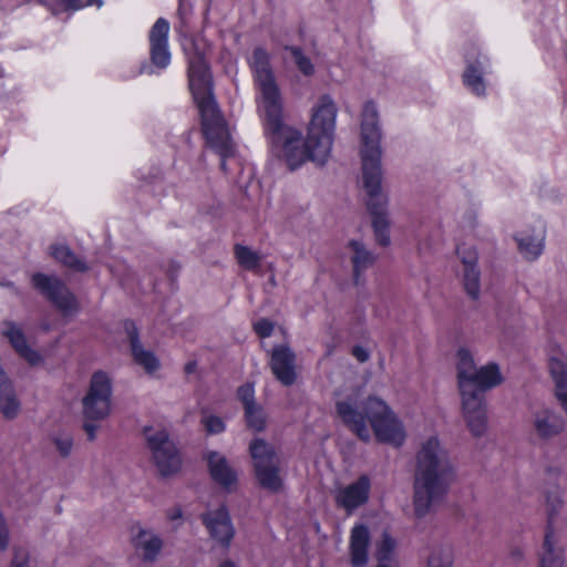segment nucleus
<instances>
[{
	"label": "nucleus",
	"mask_w": 567,
	"mask_h": 567,
	"mask_svg": "<svg viewBox=\"0 0 567 567\" xmlns=\"http://www.w3.org/2000/svg\"><path fill=\"white\" fill-rule=\"evenodd\" d=\"M250 68L261 93L264 133L270 142H333L338 110L329 94L321 95L313 106L305 140L300 130L285 122L281 92L271 69L270 54L265 48L254 49Z\"/></svg>",
	"instance_id": "1"
},
{
	"label": "nucleus",
	"mask_w": 567,
	"mask_h": 567,
	"mask_svg": "<svg viewBox=\"0 0 567 567\" xmlns=\"http://www.w3.org/2000/svg\"><path fill=\"white\" fill-rule=\"evenodd\" d=\"M182 45L187 58L188 87L199 112L205 142H231L229 127L214 95L208 42L203 37L189 35Z\"/></svg>",
	"instance_id": "2"
},
{
	"label": "nucleus",
	"mask_w": 567,
	"mask_h": 567,
	"mask_svg": "<svg viewBox=\"0 0 567 567\" xmlns=\"http://www.w3.org/2000/svg\"><path fill=\"white\" fill-rule=\"evenodd\" d=\"M455 480L454 468L440 451L436 437H430L416 454L413 506L416 518H424L449 494Z\"/></svg>",
	"instance_id": "3"
},
{
	"label": "nucleus",
	"mask_w": 567,
	"mask_h": 567,
	"mask_svg": "<svg viewBox=\"0 0 567 567\" xmlns=\"http://www.w3.org/2000/svg\"><path fill=\"white\" fill-rule=\"evenodd\" d=\"M338 416L357 437L368 443L371 439L365 421L368 420L375 440L379 443L401 446L405 440V433L400 420L389 405L380 398L370 395L363 402L362 411H358L347 401L336 403Z\"/></svg>",
	"instance_id": "4"
},
{
	"label": "nucleus",
	"mask_w": 567,
	"mask_h": 567,
	"mask_svg": "<svg viewBox=\"0 0 567 567\" xmlns=\"http://www.w3.org/2000/svg\"><path fill=\"white\" fill-rule=\"evenodd\" d=\"M362 187L365 192L364 206L371 216V227L377 243L388 247L391 243L389 196L382 188V148L380 144H362L360 147Z\"/></svg>",
	"instance_id": "5"
},
{
	"label": "nucleus",
	"mask_w": 567,
	"mask_h": 567,
	"mask_svg": "<svg viewBox=\"0 0 567 567\" xmlns=\"http://www.w3.org/2000/svg\"><path fill=\"white\" fill-rule=\"evenodd\" d=\"M255 478L260 488L278 494L285 483L280 476V458L275 447L262 437H255L248 446Z\"/></svg>",
	"instance_id": "6"
},
{
	"label": "nucleus",
	"mask_w": 567,
	"mask_h": 567,
	"mask_svg": "<svg viewBox=\"0 0 567 567\" xmlns=\"http://www.w3.org/2000/svg\"><path fill=\"white\" fill-rule=\"evenodd\" d=\"M112 381L106 372L95 371L82 399V416L86 420H105L111 414Z\"/></svg>",
	"instance_id": "7"
},
{
	"label": "nucleus",
	"mask_w": 567,
	"mask_h": 567,
	"mask_svg": "<svg viewBox=\"0 0 567 567\" xmlns=\"http://www.w3.org/2000/svg\"><path fill=\"white\" fill-rule=\"evenodd\" d=\"M147 449L153 454L158 474L163 478L172 477L182 468V456L166 430L157 431L147 436Z\"/></svg>",
	"instance_id": "8"
},
{
	"label": "nucleus",
	"mask_w": 567,
	"mask_h": 567,
	"mask_svg": "<svg viewBox=\"0 0 567 567\" xmlns=\"http://www.w3.org/2000/svg\"><path fill=\"white\" fill-rule=\"evenodd\" d=\"M461 410L467 429L474 437H481L487 430V402L485 393L458 383Z\"/></svg>",
	"instance_id": "9"
},
{
	"label": "nucleus",
	"mask_w": 567,
	"mask_h": 567,
	"mask_svg": "<svg viewBox=\"0 0 567 567\" xmlns=\"http://www.w3.org/2000/svg\"><path fill=\"white\" fill-rule=\"evenodd\" d=\"M31 284L35 290L45 297L62 313L66 315L71 311L79 310L75 296L60 278L35 272L31 277Z\"/></svg>",
	"instance_id": "10"
},
{
	"label": "nucleus",
	"mask_w": 567,
	"mask_h": 567,
	"mask_svg": "<svg viewBox=\"0 0 567 567\" xmlns=\"http://www.w3.org/2000/svg\"><path fill=\"white\" fill-rule=\"evenodd\" d=\"M200 520L213 539L225 549L230 547L236 532L231 523L229 509L225 503L220 504L215 511L203 513Z\"/></svg>",
	"instance_id": "11"
},
{
	"label": "nucleus",
	"mask_w": 567,
	"mask_h": 567,
	"mask_svg": "<svg viewBox=\"0 0 567 567\" xmlns=\"http://www.w3.org/2000/svg\"><path fill=\"white\" fill-rule=\"evenodd\" d=\"M254 385V382H246L238 386L236 396L244 408L246 427L254 433H260L267 429L268 416L264 406L255 400Z\"/></svg>",
	"instance_id": "12"
},
{
	"label": "nucleus",
	"mask_w": 567,
	"mask_h": 567,
	"mask_svg": "<svg viewBox=\"0 0 567 567\" xmlns=\"http://www.w3.org/2000/svg\"><path fill=\"white\" fill-rule=\"evenodd\" d=\"M168 34L169 22L165 18H158L148 33L150 59L158 70H164L171 64Z\"/></svg>",
	"instance_id": "13"
},
{
	"label": "nucleus",
	"mask_w": 567,
	"mask_h": 567,
	"mask_svg": "<svg viewBox=\"0 0 567 567\" xmlns=\"http://www.w3.org/2000/svg\"><path fill=\"white\" fill-rule=\"evenodd\" d=\"M270 368L276 379L285 386L297 380L296 354L288 344L275 346L271 351Z\"/></svg>",
	"instance_id": "14"
},
{
	"label": "nucleus",
	"mask_w": 567,
	"mask_h": 567,
	"mask_svg": "<svg viewBox=\"0 0 567 567\" xmlns=\"http://www.w3.org/2000/svg\"><path fill=\"white\" fill-rule=\"evenodd\" d=\"M504 378L501 373L499 367L496 362L481 367L473 371L472 374H465L464 371L460 372L458 383L478 392L486 393L488 390L502 384Z\"/></svg>",
	"instance_id": "15"
},
{
	"label": "nucleus",
	"mask_w": 567,
	"mask_h": 567,
	"mask_svg": "<svg viewBox=\"0 0 567 567\" xmlns=\"http://www.w3.org/2000/svg\"><path fill=\"white\" fill-rule=\"evenodd\" d=\"M371 482L368 475H361L357 481L339 491L336 495V504L351 514L358 507L369 501Z\"/></svg>",
	"instance_id": "16"
},
{
	"label": "nucleus",
	"mask_w": 567,
	"mask_h": 567,
	"mask_svg": "<svg viewBox=\"0 0 567 567\" xmlns=\"http://www.w3.org/2000/svg\"><path fill=\"white\" fill-rule=\"evenodd\" d=\"M122 326L127 336L134 362L143 367L147 373L155 372L159 368V361L153 351L143 349L140 331L134 320L125 319L122 321Z\"/></svg>",
	"instance_id": "17"
},
{
	"label": "nucleus",
	"mask_w": 567,
	"mask_h": 567,
	"mask_svg": "<svg viewBox=\"0 0 567 567\" xmlns=\"http://www.w3.org/2000/svg\"><path fill=\"white\" fill-rule=\"evenodd\" d=\"M206 461L210 478L224 489L230 492L238 483V475L229 465L226 456L217 451H210L206 455Z\"/></svg>",
	"instance_id": "18"
},
{
	"label": "nucleus",
	"mask_w": 567,
	"mask_h": 567,
	"mask_svg": "<svg viewBox=\"0 0 567 567\" xmlns=\"http://www.w3.org/2000/svg\"><path fill=\"white\" fill-rule=\"evenodd\" d=\"M131 543L138 550L143 549L142 560L153 563L156 560L163 548V540L159 536L153 535L150 530L142 528L138 523L131 526Z\"/></svg>",
	"instance_id": "19"
},
{
	"label": "nucleus",
	"mask_w": 567,
	"mask_h": 567,
	"mask_svg": "<svg viewBox=\"0 0 567 567\" xmlns=\"http://www.w3.org/2000/svg\"><path fill=\"white\" fill-rule=\"evenodd\" d=\"M370 532L367 525L358 524L351 530L350 555L353 567L364 566L368 561Z\"/></svg>",
	"instance_id": "20"
},
{
	"label": "nucleus",
	"mask_w": 567,
	"mask_h": 567,
	"mask_svg": "<svg viewBox=\"0 0 567 567\" xmlns=\"http://www.w3.org/2000/svg\"><path fill=\"white\" fill-rule=\"evenodd\" d=\"M382 133L377 105L367 101L361 113V142H381Z\"/></svg>",
	"instance_id": "21"
},
{
	"label": "nucleus",
	"mask_w": 567,
	"mask_h": 567,
	"mask_svg": "<svg viewBox=\"0 0 567 567\" xmlns=\"http://www.w3.org/2000/svg\"><path fill=\"white\" fill-rule=\"evenodd\" d=\"M310 144H274L272 154L284 157L289 169L295 171L308 161L307 146Z\"/></svg>",
	"instance_id": "22"
},
{
	"label": "nucleus",
	"mask_w": 567,
	"mask_h": 567,
	"mask_svg": "<svg viewBox=\"0 0 567 567\" xmlns=\"http://www.w3.org/2000/svg\"><path fill=\"white\" fill-rule=\"evenodd\" d=\"M534 426L537 435L543 440H549L564 430V421L560 416L555 415L550 411L546 410L543 415L537 414Z\"/></svg>",
	"instance_id": "23"
},
{
	"label": "nucleus",
	"mask_w": 567,
	"mask_h": 567,
	"mask_svg": "<svg viewBox=\"0 0 567 567\" xmlns=\"http://www.w3.org/2000/svg\"><path fill=\"white\" fill-rule=\"evenodd\" d=\"M348 247H350L354 252L351 257V262L353 267L354 285H358L361 271L374 264V257L369 250L365 249L362 243L355 239L350 240L348 243Z\"/></svg>",
	"instance_id": "24"
},
{
	"label": "nucleus",
	"mask_w": 567,
	"mask_h": 567,
	"mask_svg": "<svg viewBox=\"0 0 567 567\" xmlns=\"http://www.w3.org/2000/svg\"><path fill=\"white\" fill-rule=\"evenodd\" d=\"M51 256L64 265L65 267L78 271L85 272L89 270L87 265L78 258V256L66 245H53L51 246Z\"/></svg>",
	"instance_id": "25"
},
{
	"label": "nucleus",
	"mask_w": 567,
	"mask_h": 567,
	"mask_svg": "<svg viewBox=\"0 0 567 567\" xmlns=\"http://www.w3.org/2000/svg\"><path fill=\"white\" fill-rule=\"evenodd\" d=\"M463 83L477 96L485 94L483 69L480 61L470 63L463 73Z\"/></svg>",
	"instance_id": "26"
},
{
	"label": "nucleus",
	"mask_w": 567,
	"mask_h": 567,
	"mask_svg": "<svg viewBox=\"0 0 567 567\" xmlns=\"http://www.w3.org/2000/svg\"><path fill=\"white\" fill-rule=\"evenodd\" d=\"M561 502L557 497H551L550 494L546 496L547 505V524L545 529L543 547L550 549V544H554L555 527L554 522L559 513Z\"/></svg>",
	"instance_id": "27"
},
{
	"label": "nucleus",
	"mask_w": 567,
	"mask_h": 567,
	"mask_svg": "<svg viewBox=\"0 0 567 567\" xmlns=\"http://www.w3.org/2000/svg\"><path fill=\"white\" fill-rule=\"evenodd\" d=\"M284 49L290 52L293 62L300 73H302L305 76H312L315 74L316 69L313 63L311 62L310 58L305 55L300 47L285 45Z\"/></svg>",
	"instance_id": "28"
},
{
	"label": "nucleus",
	"mask_w": 567,
	"mask_h": 567,
	"mask_svg": "<svg viewBox=\"0 0 567 567\" xmlns=\"http://www.w3.org/2000/svg\"><path fill=\"white\" fill-rule=\"evenodd\" d=\"M234 252L238 264L246 270H254L259 267L260 257L256 251H252L249 247L236 244Z\"/></svg>",
	"instance_id": "29"
},
{
	"label": "nucleus",
	"mask_w": 567,
	"mask_h": 567,
	"mask_svg": "<svg viewBox=\"0 0 567 567\" xmlns=\"http://www.w3.org/2000/svg\"><path fill=\"white\" fill-rule=\"evenodd\" d=\"M481 271L478 267L464 268L463 285L466 293L473 299L480 298L481 285H480Z\"/></svg>",
	"instance_id": "30"
},
{
	"label": "nucleus",
	"mask_w": 567,
	"mask_h": 567,
	"mask_svg": "<svg viewBox=\"0 0 567 567\" xmlns=\"http://www.w3.org/2000/svg\"><path fill=\"white\" fill-rule=\"evenodd\" d=\"M236 154L235 144H206L205 155L218 156L220 158V168L227 172L226 159Z\"/></svg>",
	"instance_id": "31"
},
{
	"label": "nucleus",
	"mask_w": 567,
	"mask_h": 567,
	"mask_svg": "<svg viewBox=\"0 0 567 567\" xmlns=\"http://www.w3.org/2000/svg\"><path fill=\"white\" fill-rule=\"evenodd\" d=\"M453 551L450 547H440L432 551L427 558V567H452Z\"/></svg>",
	"instance_id": "32"
},
{
	"label": "nucleus",
	"mask_w": 567,
	"mask_h": 567,
	"mask_svg": "<svg viewBox=\"0 0 567 567\" xmlns=\"http://www.w3.org/2000/svg\"><path fill=\"white\" fill-rule=\"evenodd\" d=\"M3 336L8 338L11 347L18 354L29 347L22 329L16 327L12 322L9 323V329L3 332Z\"/></svg>",
	"instance_id": "33"
},
{
	"label": "nucleus",
	"mask_w": 567,
	"mask_h": 567,
	"mask_svg": "<svg viewBox=\"0 0 567 567\" xmlns=\"http://www.w3.org/2000/svg\"><path fill=\"white\" fill-rule=\"evenodd\" d=\"M395 547V539L388 532H384L382 534L381 543L379 544L375 551V557L379 564H385V561H389Z\"/></svg>",
	"instance_id": "34"
},
{
	"label": "nucleus",
	"mask_w": 567,
	"mask_h": 567,
	"mask_svg": "<svg viewBox=\"0 0 567 567\" xmlns=\"http://www.w3.org/2000/svg\"><path fill=\"white\" fill-rule=\"evenodd\" d=\"M330 146L331 144H310L307 146L308 155H306V157H308V161L322 166L330 154Z\"/></svg>",
	"instance_id": "35"
},
{
	"label": "nucleus",
	"mask_w": 567,
	"mask_h": 567,
	"mask_svg": "<svg viewBox=\"0 0 567 567\" xmlns=\"http://www.w3.org/2000/svg\"><path fill=\"white\" fill-rule=\"evenodd\" d=\"M457 358H458L457 374H456L457 380L460 377V372L464 371L465 374H472L473 371L476 370L473 355L468 349L460 348L457 350Z\"/></svg>",
	"instance_id": "36"
},
{
	"label": "nucleus",
	"mask_w": 567,
	"mask_h": 567,
	"mask_svg": "<svg viewBox=\"0 0 567 567\" xmlns=\"http://www.w3.org/2000/svg\"><path fill=\"white\" fill-rule=\"evenodd\" d=\"M456 255L461 259L464 268L477 267L478 252L475 247H466L465 245H458L456 247Z\"/></svg>",
	"instance_id": "37"
},
{
	"label": "nucleus",
	"mask_w": 567,
	"mask_h": 567,
	"mask_svg": "<svg viewBox=\"0 0 567 567\" xmlns=\"http://www.w3.org/2000/svg\"><path fill=\"white\" fill-rule=\"evenodd\" d=\"M545 553L539 557L538 567H563L564 558L555 553L554 544L548 547H543Z\"/></svg>",
	"instance_id": "38"
},
{
	"label": "nucleus",
	"mask_w": 567,
	"mask_h": 567,
	"mask_svg": "<svg viewBox=\"0 0 567 567\" xmlns=\"http://www.w3.org/2000/svg\"><path fill=\"white\" fill-rule=\"evenodd\" d=\"M518 248L530 260L537 258L542 252V244L536 243L532 237L519 239Z\"/></svg>",
	"instance_id": "39"
},
{
	"label": "nucleus",
	"mask_w": 567,
	"mask_h": 567,
	"mask_svg": "<svg viewBox=\"0 0 567 567\" xmlns=\"http://www.w3.org/2000/svg\"><path fill=\"white\" fill-rule=\"evenodd\" d=\"M193 3L190 0H178L177 17L179 20L178 30L187 29L189 19L193 14Z\"/></svg>",
	"instance_id": "40"
},
{
	"label": "nucleus",
	"mask_w": 567,
	"mask_h": 567,
	"mask_svg": "<svg viewBox=\"0 0 567 567\" xmlns=\"http://www.w3.org/2000/svg\"><path fill=\"white\" fill-rule=\"evenodd\" d=\"M207 434H219L225 431V422L217 415H209L202 420Z\"/></svg>",
	"instance_id": "41"
},
{
	"label": "nucleus",
	"mask_w": 567,
	"mask_h": 567,
	"mask_svg": "<svg viewBox=\"0 0 567 567\" xmlns=\"http://www.w3.org/2000/svg\"><path fill=\"white\" fill-rule=\"evenodd\" d=\"M13 557L11 559V567H30L29 566V551L20 546H14L13 549Z\"/></svg>",
	"instance_id": "42"
},
{
	"label": "nucleus",
	"mask_w": 567,
	"mask_h": 567,
	"mask_svg": "<svg viewBox=\"0 0 567 567\" xmlns=\"http://www.w3.org/2000/svg\"><path fill=\"white\" fill-rule=\"evenodd\" d=\"M274 328L275 323L266 318H262L254 323V331L261 339L270 337Z\"/></svg>",
	"instance_id": "43"
},
{
	"label": "nucleus",
	"mask_w": 567,
	"mask_h": 567,
	"mask_svg": "<svg viewBox=\"0 0 567 567\" xmlns=\"http://www.w3.org/2000/svg\"><path fill=\"white\" fill-rule=\"evenodd\" d=\"M19 355L25 360L30 367H39L44 362V358L40 352L31 349L30 347L24 349Z\"/></svg>",
	"instance_id": "44"
},
{
	"label": "nucleus",
	"mask_w": 567,
	"mask_h": 567,
	"mask_svg": "<svg viewBox=\"0 0 567 567\" xmlns=\"http://www.w3.org/2000/svg\"><path fill=\"white\" fill-rule=\"evenodd\" d=\"M61 6L65 10H79L86 6H92L96 3L99 7L102 6V0H87L85 3L82 0H60Z\"/></svg>",
	"instance_id": "45"
},
{
	"label": "nucleus",
	"mask_w": 567,
	"mask_h": 567,
	"mask_svg": "<svg viewBox=\"0 0 567 567\" xmlns=\"http://www.w3.org/2000/svg\"><path fill=\"white\" fill-rule=\"evenodd\" d=\"M53 442L62 457H68L71 454V450H72V445H73V440L71 436H66L63 439L55 437L53 440Z\"/></svg>",
	"instance_id": "46"
},
{
	"label": "nucleus",
	"mask_w": 567,
	"mask_h": 567,
	"mask_svg": "<svg viewBox=\"0 0 567 567\" xmlns=\"http://www.w3.org/2000/svg\"><path fill=\"white\" fill-rule=\"evenodd\" d=\"M100 420H86L83 419L82 429L86 433L87 440L93 442L96 439V431L100 429Z\"/></svg>",
	"instance_id": "47"
},
{
	"label": "nucleus",
	"mask_w": 567,
	"mask_h": 567,
	"mask_svg": "<svg viewBox=\"0 0 567 567\" xmlns=\"http://www.w3.org/2000/svg\"><path fill=\"white\" fill-rule=\"evenodd\" d=\"M9 546V530L6 519L0 512V551H4Z\"/></svg>",
	"instance_id": "48"
},
{
	"label": "nucleus",
	"mask_w": 567,
	"mask_h": 567,
	"mask_svg": "<svg viewBox=\"0 0 567 567\" xmlns=\"http://www.w3.org/2000/svg\"><path fill=\"white\" fill-rule=\"evenodd\" d=\"M524 551L518 546H513L508 551V560L514 566H519L524 561Z\"/></svg>",
	"instance_id": "49"
},
{
	"label": "nucleus",
	"mask_w": 567,
	"mask_h": 567,
	"mask_svg": "<svg viewBox=\"0 0 567 567\" xmlns=\"http://www.w3.org/2000/svg\"><path fill=\"white\" fill-rule=\"evenodd\" d=\"M351 354L361 363H364L369 360V352L361 346H354L351 350Z\"/></svg>",
	"instance_id": "50"
},
{
	"label": "nucleus",
	"mask_w": 567,
	"mask_h": 567,
	"mask_svg": "<svg viewBox=\"0 0 567 567\" xmlns=\"http://www.w3.org/2000/svg\"><path fill=\"white\" fill-rule=\"evenodd\" d=\"M179 268H181L179 264H177L175 261H171V264L168 266V277H169L171 281H174L176 279Z\"/></svg>",
	"instance_id": "51"
},
{
	"label": "nucleus",
	"mask_w": 567,
	"mask_h": 567,
	"mask_svg": "<svg viewBox=\"0 0 567 567\" xmlns=\"http://www.w3.org/2000/svg\"><path fill=\"white\" fill-rule=\"evenodd\" d=\"M183 511L179 506H175L168 511L167 517L169 520L182 518Z\"/></svg>",
	"instance_id": "52"
},
{
	"label": "nucleus",
	"mask_w": 567,
	"mask_h": 567,
	"mask_svg": "<svg viewBox=\"0 0 567 567\" xmlns=\"http://www.w3.org/2000/svg\"><path fill=\"white\" fill-rule=\"evenodd\" d=\"M196 368H197V361L196 360L188 361L185 364V367H184V372L186 374H190V373L196 371Z\"/></svg>",
	"instance_id": "53"
},
{
	"label": "nucleus",
	"mask_w": 567,
	"mask_h": 567,
	"mask_svg": "<svg viewBox=\"0 0 567 567\" xmlns=\"http://www.w3.org/2000/svg\"><path fill=\"white\" fill-rule=\"evenodd\" d=\"M219 567H236V565L233 560L226 559L219 565Z\"/></svg>",
	"instance_id": "54"
},
{
	"label": "nucleus",
	"mask_w": 567,
	"mask_h": 567,
	"mask_svg": "<svg viewBox=\"0 0 567 567\" xmlns=\"http://www.w3.org/2000/svg\"><path fill=\"white\" fill-rule=\"evenodd\" d=\"M153 427L151 425H145L142 430L143 434L145 435V437L147 439V436H151L152 434H150V432H152Z\"/></svg>",
	"instance_id": "55"
},
{
	"label": "nucleus",
	"mask_w": 567,
	"mask_h": 567,
	"mask_svg": "<svg viewBox=\"0 0 567 567\" xmlns=\"http://www.w3.org/2000/svg\"><path fill=\"white\" fill-rule=\"evenodd\" d=\"M377 567H391V566H389V565H386V564H378V566H377Z\"/></svg>",
	"instance_id": "56"
}]
</instances>
